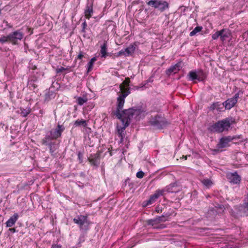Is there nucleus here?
<instances>
[{
  "mask_svg": "<svg viewBox=\"0 0 248 248\" xmlns=\"http://www.w3.org/2000/svg\"><path fill=\"white\" fill-rule=\"evenodd\" d=\"M100 153L98 152L93 155H91L88 160L93 166L97 167L100 164Z\"/></svg>",
  "mask_w": 248,
  "mask_h": 248,
  "instance_id": "obj_11",
  "label": "nucleus"
},
{
  "mask_svg": "<svg viewBox=\"0 0 248 248\" xmlns=\"http://www.w3.org/2000/svg\"><path fill=\"white\" fill-rule=\"evenodd\" d=\"M1 10L0 9V14H1Z\"/></svg>",
  "mask_w": 248,
  "mask_h": 248,
  "instance_id": "obj_52",
  "label": "nucleus"
},
{
  "mask_svg": "<svg viewBox=\"0 0 248 248\" xmlns=\"http://www.w3.org/2000/svg\"><path fill=\"white\" fill-rule=\"evenodd\" d=\"M9 231L14 233V232H16V229L15 228H10L9 229Z\"/></svg>",
  "mask_w": 248,
  "mask_h": 248,
  "instance_id": "obj_48",
  "label": "nucleus"
},
{
  "mask_svg": "<svg viewBox=\"0 0 248 248\" xmlns=\"http://www.w3.org/2000/svg\"><path fill=\"white\" fill-rule=\"evenodd\" d=\"M31 112L30 109H21V114L23 117H26Z\"/></svg>",
  "mask_w": 248,
  "mask_h": 248,
  "instance_id": "obj_34",
  "label": "nucleus"
},
{
  "mask_svg": "<svg viewBox=\"0 0 248 248\" xmlns=\"http://www.w3.org/2000/svg\"><path fill=\"white\" fill-rule=\"evenodd\" d=\"M181 67V63H177L174 65L170 66L168 70H166V74L168 75H170L172 73H176L179 70Z\"/></svg>",
  "mask_w": 248,
  "mask_h": 248,
  "instance_id": "obj_18",
  "label": "nucleus"
},
{
  "mask_svg": "<svg viewBox=\"0 0 248 248\" xmlns=\"http://www.w3.org/2000/svg\"><path fill=\"white\" fill-rule=\"evenodd\" d=\"M65 127L63 125L58 124L57 128L54 130L50 131L49 133L52 136V138L56 140L61 136L62 133Z\"/></svg>",
  "mask_w": 248,
  "mask_h": 248,
  "instance_id": "obj_9",
  "label": "nucleus"
},
{
  "mask_svg": "<svg viewBox=\"0 0 248 248\" xmlns=\"http://www.w3.org/2000/svg\"><path fill=\"white\" fill-rule=\"evenodd\" d=\"M221 104H219V102H215L213 103L209 107V109L211 110H214L215 109H217V111H220V106Z\"/></svg>",
  "mask_w": 248,
  "mask_h": 248,
  "instance_id": "obj_27",
  "label": "nucleus"
},
{
  "mask_svg": "<svg viewBox=\"0 0 248 248\" xmlns=\"http://www.w3.org/2000/svg\"><path fill=\"white\" fill-rule=\"evenodd\" d=\"M226 178L229 182L232 185H239L241 181V177L237 172L227 173Z\"/></svg>",
  "mask_w": 248,
  "mask_h": 248,
  "instance_id": "obj_7",
  "label": "nucleus"
},
{
  "mask_svg": "<svg viewBox=\"0 0 248 248\" xmlns=\"http://www.w3.org/2000/svg\"><path fill=\"white\" fill-rule=\"evenodd\" d=\"M201 182L202 184L207 188L210 187L213 184L211 180L209 179H203L202 180Z\"/></svg>",
  "mask_w": 248,
  "mask_h": 248,
  "instance_id": "obj_30",
  "label": "nucleus"
},
{
  "mask_svg": "<svg viewBox=\"0 0 248 248\" xmlns=\"http://www.w3.org/2000/svg\"><path fill=\"white\" fill-rule=\"evenodd\" d=\"M18 217L17 213H15L13 216L11 217L6 222V227H12L17 220Z\"/></svg>",
  "mask_w": 248,
  "mask_h": 248,
  "instance_id": "obj_16",
  "label": "nucleus"
},
{
  "mask_svg": "<svg viewBox=\"0 0 248 248\" xmlns=\"http://www.w3.org/2000/svg\"><path fill=\"white\" fill-rule=\"evenodd\" d=\"M82 32H85V28L86 27H87V23L85 21H84L82 24Z\"/></svg>",
  "mask_w": 248,
  "mask_h": 248,
  "instance_id": "obj_43",
  "label": "nucleus"
},
{
  "mask_svg": "<svg viewBox=\"0 0 248 248\" xmlns=\"http://www.w3.org/2000/svg\"><path fill=\"white\" fill-rule=\"evenodd\" d=\"M83 57V54L82 52H80L78 56V58L81 59Z\"/></svg>",
  "mask_w": 248,
  "mask_h": 248,
  "instance_id": "obj_46",
  "label": "nucleus"
},
{
  "mask_svg": "<svg viewBox=\"0 0 248 248\" xmlns=\"http://www.w3.org/2000/svg\"><path fill=\"white\" fill-rule=\"evenodd\" d=\"M147 223L148 225H151L154 228L155 226H157V225L159 224V222L157 221L156 218H155L153 219H149L147 221Z\"/></svg>",
  "mask_w": 248,
  "mask_h": 248,
  "instance_id": "obj_29",
  "label": "nucleus"
},
{
  "mask_svg": "<svg viewBox=\"0 0 248 248\" xmlns=\"http://www.w3.org/2000/svg\"><path fill=\"white\" fill-rule=\"evenodd\" d=\"M107 42L105 41L103 45L101 46L100 53L102 57H106L107 55Z\"/></svg>",
  "mask_w": 248,
  "mask_h": 248,
  "instance_id": "obj_24",
  "label": "nucleus"
},
{
  "mask_svg": "<svg viewBox=\"0 0 248 248\" xmlns=\"http://www.w3.org/2000/svg\"><path fill=\"white\" fill-rule=\"evenodd\" d=\"M183 158H184L185 160H186V159H187V155H186V156H183Z\"/></svg>",
  "mask_w": 248,
  "mask_h": 248,
  "instance_id": "obj_50",
  "label": "nucleus"
},
{
  "mask_svg": "<svg viewBox=\"0 0 248 248\" xmlns=\"http://www.w3.org/2000/svg\"><path fill=\"white\" fill-rule=\"evenodd\" d=\"M33 87H34V88H35V87H35V85H34V84H33Z\"/></svg>",
  "mask_w": 248,
  "mask_h": 248,
  "instance_id": "obj_53",
  "label": "nucleus"
},
{
  "mask_svg": "<svg viewBox=\"0 0 248 248\" xmlns=\"http://www.w3.org/2000/svg\"><path fill=\"white\" fill-rule=\"evenodd\" d=\"M147 4L155 9H158L161 12L164 11L169 7L168 3L163 0H151L147 2Z\"/></svg>",
  "mask_w": 248,
  "mask_h": 248,
  "instance_id": "obj_6",
  "label": "nucleus"
},
{
  "mask_svg": "<svg viewBox=\"0 0 248 248\" xmlns=\"http://www.w3.org/2000/svg\"><path fill=\"white\" fill-rule=\"evenodd\" d=\"M52 248H61V246L57 245H53L52 246Z\"/></svg>",
  "mask_w": 248,
  "mask_h": 248,
  "instance_id": "obj_49",
  "label": "nucleus"
},
{
  "mask_svg": "<svg viewBox=\"0 0 248 248\" xmlns=\"http://www.w3.org/2000/svg\"><path fill=\"white\" fill-rule=\"evenodd\" d=\"M150 124L156 129H162L167 124L166 119L160 115H156L149 121Z\"/></svg>",
  "mask_w": 248,
  "mask_h": 248,
  "instance_id": "obj_4",
  "label": "nucleus"
},
{
  "mask_svg": "<svg viewBox=\"0 0 248 248\" xmlns=\"http://www.w3.org/2000/svg\"><path fill=\"white\" fill-rule=\"evenodd\" d=\"M124 50L125 53V56H127L134 53L135 50V47L133 45H131L124 49Z\"/></svg>",
  "mask_w": 248,
  "mask_h": 248,
  "instance_id": "obj_23",
  "label": "nucleus"
},
{
  "mask_svg": "<svg viewBox=\"0 0 248 248\" xmlns=\"http://www.w3.org/2000/svg\"><path fill=\"white\" fill-rule=\"evenodd\" d=\"M170 215L171 214L170 213H166L165 215H163L160 217H156V218L157 220V221H158L159 223L160 222L166 221L167 220V218L170 217Z\"/></svg>",
  "mask_w": 248,
  "mask_h": 248,
  "instance_id": "obj_25",
  "label": "nucleus"
},
{
  "mask_svg": "<svg viewBox=\"0 0 248 248\" xmlns=\"http://www.w3.org/2000/svg\"><path fill=\"white\" fill-rule=\"evenodd\" d=\"M231 123L229 119H225L218 121L213 124L211 128L212 130L217 132H222L225 130H228L231 126Z\"/></svg>",
  "mask_w": 248,
  "mask_h": 248,
  "instance_id": "obj_3",
  "label": "nucleus"
},
{
  "mask_svg": "<svg viewBox=\"0 0 248 248\" xmlns=\"http://www.w3.org/2000/svg\"><path fill=\"white\" fill-rule=\"evenodd\" d=\"M73 221L78 225L81 230L86 232L89 229V226L91 224L88 220L87 217L85 216H78L76 218L73 219Z\"/></svg>",
  "mask_w": 248,
  "mask_h": 248,
  "instance_id": "obj_5",
  "label": "nucleus"
},
{
  "mask_svg": "<svg viewBox=\"0 0 248 248\" xmlns=\"http://www.w3.org/2000/svg\"><path fill=\"white\" fill-rule=\"evenodd\" d=\"M165 192V190L164 189H158L155 191V193L151 196L150 199L147 201V203L146 204V206L152 204L160 196L163 195Z\"/></svg>",
  "mask_w": 248,
  "mask_h": 248,
  "instance_id": "obj_10",
  "label": "nucleus"
},
{
  "mask_svg": "<svg viewBox=\"0 0 248 248\" xmlns=\"http://www.w3.org/2000/svg\"><path fill=\"white\" fill-rule=\"evenodd\" d=\"M78 157L79 160H80V162H81L82 161V158L83 157L82 154L81 153L79 152L78 154Z\"/></svg>",
  "mask_w": 248,
  "mask_h": 248,
  "instance_id": "obj_45",
  "label": "nucleus"
},
{
  "mask_svg": "<svg viewBox=\"0 0 248 248\" xmlns=\"http://www.w3.org/2000/svg\"><path fill=\"white\" fill-rule=\"evenodd\" d=\"M0 43H4L6 42H9V36L7 35L6 36H3L1 38H0Z\"/></svg>",
  "mask_w": 248,
  "mask_h": 248,
  "instance_id": "obj_36",
  "label": "nucleus"
},
{
  "mask_svg": "<svg viewBox=\"0 0 248 248\" xmlns=\"http://www.w3.org/2000/svg\"><path fill=\"white\" fill-rule=\"evenodd\" d=\"M122 55H124L125 56V53L124 49H122L121 50L119 51L116 55L117 57H119Z\"/></svg>",
  "mask_w": 248,
  "mask_h": 248,
  "instance_id": "obj_39",
  "label": "nucleus"
},
{
  "mask_svg": "<svg viewBox=\"0 0 248 248\" xmlns=\"http://www.w3.org/2000/svg\"><path fill=\"white\" fill-rule=\"evenodd\" d=\"M66 69L63 67H61L60 68H58L56 69L57 73H60L62 72L63 71L65 70Z\"/></svg>",
  "mask_w": 248,
  "mask_h": 248,
  "instance_id": "obj_40",
  "label": "nucleus"
},
{
  "mask_svg": "<svg viewBox=\"0 0 248 248\" xmlns=\"http://www.w3.org/2000/svg\"><path fill=\"white\" fill-rule=\"evenodd\" d=\"M130 93L128 90H127L122 94L120 95L117 99V108L116 110H112L111 115L115 116L118 119L123 118L124 112L126 110L124 109L121 113V110L123 108L124 103L125 102V98Z\"/></svg>",
  "mask_w": 248,
  "mask_h": 248,
  "instance_id": "obj_2",
  "label": "nucleus"
},
{
  "mask_svg": "<svg viewBox=\"0 0 248 248\" xmlns=\"http://www.w3.org/2000/svg\"><path fill=\"white\" fill-rule=\"evenodd\" d=\"M237 100L233 97L228 99L226 101L224 102L222 105H223L226 109H230L237 103Z\"/></svg>",
  "mask_w": 248,
  "mask_h": 248,
  "instance_id": "obj_13",
  "label": "nucleus"
},
{
  "mask_svg": "<svg viewBox=\"0 0 248 248\" xmlns=\"http://www.w3.org/2000/svg\"><path fill=\"white\" fill-rule=\"evenodd\" d=\"M241 93L242 94L243 93V92H241V91H239L237 93H236L234 96L233 97V98H235L237 100H238V98H239V94L240 93Z\"/></svg>",
  "mask_w": 248,
  "mask_h": 248,
  "instance_id": "obj_44",
  "label": "nucleus"
},
{
  "mask_svg": "<svg viewBox=\"0 0 248 248\" xmlns=\"http://www.w3.org/2000/svg\"><path fill=\"white\" fill-rule=\"evenodd\" d=\"M143 112H145V110L141 108H133L127 109L124 112L123 118L119 119L122 122L123 126H121L118 125L117 126L118 134L119 137L121 138V142L123 141L125 136L124 132V130L129 125L132 118L134 116L139 115Z\"/></svg>",
  "mask_w": 248,
  "mask_h": 248,
  "instance_id": "obj_1",
  "label": "nucleus"
},
{
  "mask_svg": "<svg viewBox=\"0 0 248 248\" xmlns=\"http://www.w3.org/2000/svg\"><path fill=\"white\" fill-rule=\"evenodd\" d=\"M129 82L130 79L128 78H125V80L123 82V83L120 85V90L122 93L124 92L127 90H128L129 91L128 88L126 89L124 87L125 85L128 86Z\"/></svg>",
  "mask_w": 248,
  "mask_h": 248,
  "instance_id": "obj_21",
  "label": "nucleus"
},
{
  "mask_svg": "<svg viewBox=\"0 0 248 248\" xmlns=\"http://www.w3.org/2000/svg\"><path fill=\"white\" fill-rule=\"evenodd\" d=\"M9 36V42L14 45L16 44L18 40H21L23 37V34L19 31H15L10 33Z\"/></svg>",
  "mask_w": 248,
  "mask_h": 248,
  "instance_id": "obj_8",
  "label": "nucleus"
},
{
  "mask_svg": "<svg viewBox=\"0 0 248 248\" xmlns=\"http://www.w3.org/2000/svg\"><path fill=\"white\" fill-rule=\"evenodd\" d=\"M1 202V200H0V202Z\"/></svg>",
  "mask_w": 248,
  "mask_h": 248,
  "instance_id": "obj_55",
  "label": "nucleus"
},
{
  "mask_svg": "<svg viewBox=\"0 0 248 248\" xmlns=\"http://www.w3.org/2000/svg\"><path fill=\"white\" fill-rule=\"evenodd\" d=\"M232 140L233 138L230 136L223 137L220 139L219 143L217 144V146L219 148L226 147L228 146L229 142Z\"/></svg>",
  "mask_w": 248,
  "mask_h": 248,
  "instance_id": "obj_14",
  "label": "nucleus"
},
{
  "mask_svg": "<svg viewBox=\"0 0 248 248\" xmlns=\"http://www.w3.org/2000/svg\"><path fill=\"white\" fill-rule=\"evenodd\" d=\"M54 145V144H48L47 145L48 146H49V150H50V152L52 154L55 150L53 149L52 146Z\"/></svg>",
  "mask_w": 248,
  "mask_h": 248,
  "instance_id": "obj_42",
  "label": "nucleus"
},
{
  "mask_svg": "<svg viewBox=\"0 0 248 248\" xmlns=\"http://www.w3.org/2000/svg\"><path fill=\"white\" fill-rule=\"evenodd\" d=\"M219 32H220V39L222 42L225 41L231 36V31L229 29H223L219 31Z\"/></svg>",
  "mask_w": 248,
  "mask_h": 248,
  "instance_id": "obj_15",
  "label": "nucleus"
},
{
  "mask_svg": "<svg viewBox=\"0 0 248 248\" xmlns=\"http://www.w3.org/2000/svg\"><path fill=\"white\" fill-rule=\"evenodd\" d=\"M127 181H128V180H126L125 181V183H126Z\"/></svg>",
  "mask_w": 248,
  "mask_h": 248,
  "instance_id": "obj_54",
  "label": "nucleus"
},
{
  "mask_svg": "<svg viewBox=\"0 0 248 248\" xmlns=\"http://www.w3.org/2000/svg\"><path fill=\"white\" fill-rule=\"evenodd\" d=\"M202 28L200 26L196 27L192 31L190 32V36H192L195 35L197 32H200L202 30Z\"/></svg>",
  "mask_w": 248,
  "mask_h": 248,
  "instance_id": "obj_33",
  "label": "nucleus"
},
{
  "mask_svg": "<svg viewBox=\"0 0 248 248\" xmlns=\"http://www.w3.org/2000/svg\"><path fill=\"white\" fill-rule=\"evenodd\" d=\"M88 101L87 98L85 97H78L77 99V103L79 105H82Z\"/></svg>",
  "mask_w": 248,
  "mask_h": 248,
  "instance_id": "obj_31",
  "label": "nucleus"
},
{
  "mask_svg": "<svg viewBox=\"0 0 248 248\" xmlns=\"http://www.w3.org/2000/svg\"><path fill=\"white\" fill-rule=\"evenodd\" d=\"M165 227H166L165 225L163 224H158L157 225V226H155L154 228L161 229H163V228H165Z\"/></svg>",
  "mask_w": 248,
  "mask_h": 248,
  "instance_id": "obj_41",
  "label": "nucleus"
},
{
  "mask_svg": "<svg viewBox=\"0 0 248 248\" xmlns=\"http://www.w3.org/2000/svg\"><path fill=\"white\" fill-rule=\"evenodd\" d=\"M55 140V139L52 138V136L49 132L46 136V137L42 140V144L46 145L51 144H55V142H52L51 141V140Z\"/></svg>",
  "mask_w": 248,
  "mask_h": 248,
  "instance_id": "obj_19",
  "label": "nucleus"
},
{
  "mask_svg": "<svg viewBox=\"0 0 248 248\" xmlns=\"http://www.w3.org/2000/svg\"><path fill=\"white\" fill-rule=\"evenodd\" d=\"M56 96V93L52 91H50L49 90L47 91L45 95V101L48 102L52 99L55 98Z\"/></svg>",
  "mask_w": 248,
  "mask_h": 248,
  "instance_id": "obj_20",
  "label": "nucleus"
},
{
  "mask_svg": "<svg viewBox=\"0 0 248 248\" xmlns=\"http://www.w3.org/2000/svg\"><path fill=\"white\" fill-rule=\"evenodd\" d=\"M189 79L191 80L195 79L201 80L200 78L198 77V74L194 71H190L188 74Z\"/></svg>",
  "mask_w": 248,
  "mask_h": 248,
  "instance_id": "obj_26",
  "label": "nucleus"
},
{
  "mask_svg": "<svg viewBox=\"0 0 248 248\" xmlns=\"http://www.w3.org/2000/svg\"><path fill=\"white\" fill-rule=\"evenodd\" d=\"M3 23L5 24V25L8 26L9 28H12V26L10 25L7 21L4 20Z\"/></svg>",
  "mask_w": 248,
  "mask_h": 248,
  "instance_id": "obj_47",
  "label": "nucleus"
},
{
  "mask_svg": "<svg viewBox=\"0 0 248 248\" xmlns=\"http://www.w3.org/2000/svg\"><path fill=\"white\" fill-rule=\"evenodd\" d=\"M156 211L158 213H159L160 210H159V209L158 208H156Z\"/></svg>",
  "mask_w": 248,
  "mask_h": 248,
  "instance_id": "obj_51",
  "label": "nucleus"
},
{
  "mask_svg": "<svg viewBox=\"0 0 248 248\" xmlns=\"http://www.w3.org/2000/svg\"><path fill=\"white\" fill-rule=\"evenodd\" d=\"M239 211L241 216L247 215V212H248V193L245 199L244 202L239 206Z\"/></svg>",
  "mask_w": 248,
  "mask_h": 248,
  "instance_id": "obj_12",
  "label": "nucleus"
},
{
  "mask_svg": "<svg viewBox=\"0 0 248 248\" xmlns=\"http://www.w3.org/2000/svg\"><path fill=\"white\" fill-rule=\"evenodd\" d=\"M144 173L142 171H139L136 174V176L138 178H142L144 176Z\"/></svg>",
  "mask_w": 248,
  "mask_h": 248,
  "instance_id": "obj_38",
  "label": "nucleus"
},
{
  "mask_svg": "<svg viewBox=\"0 0 248 248\" xmlns=\"http://www.w3.org/2000/svg\"><path fill=\"white\" fill-rule=\"evenodd\" d=\"M198 77L201 79V80H198L199 81H202L205 78L206 76L202 72H200L198 73Z\"/></svg>",
  "mask_w": 248,
  "mask_h": 248,
  "instance_id": "obj_37",
  "label": "nucleus"
},
{
  "mask_svg": "<svg viewBox=\"0 0 248 248\" xmlns=\"http://www.w3.org/2000/svg\"><path fill=\"white\" fill-rule=\"evenodd\" d=\"M93 13V3H88L84 12L85 16L86 18L89 19L92 16Z\"/></svg>",
  "mask_w": 248,
  "mask_h": 248,
  "instance_id": "obj_17",
  "label": "nucleus"
},
{
  "mask_svg": "<svg viewBox=\"0 0 248 248\" xmlns=\"http://www.w3.org/2000/svg\"><path fill=\"white\" fill-rule=\"evenodd\" d=\"M176 186V184L172 183L170 184L169 186L166 187L164 189L165 190V192H176L178 190L175 189V187Z\"/></svg>",
  "mask_w": 248,
  "mask_h": 248,
  "instance_id": "obj_22",
  "label": "nucleus"
},
{
  "mask_svg": "<svg viewBox=\"0 0 248 248\" xmlns=\"http://www.w3.org/2000/svg\"><path fill=\"white\" fill-rule=\"evenodd\" d=\"M74 125L76 126L82 125L84 127H86L87 125V124L85 120H77L75 121Z\"/></svg>",
  "mask_w": 248,
  "mask_h": 248,
  "instance_id": "obj_28",
  "label": "nucleus"
},
{
  "mask_svg": "<svg viewBox=\"0 0 248 248\" xmlns=\"http://www.w3.org/2000/svg\"><path fill=\"white\" fill-rule=\"evenodd\" d=\"M220 32H219V31H217L214 34H213L212 35V37L213 39L216 40L218 38H219V37L220 38Z\"/></svg>",
  "mask_w": 248,
  "mask_h": 248,
  "instance_id": "obj_35",
  "label": "nucleus"
},
{
  "mask_svg": "<svg viewBox=\"0 0 248 248\" xmlns=\"http://www.w3.org/2000/svg\"><path fill=\"white\" fill-rule=\"evenodd\" d=\"M95 61H96V58L95 57H93V58H92L91 60H90V61L89 62V63L88 64V72H90L92 70L93 63Z\"/></svg>",
  "mask_w": 248,
  "mask_h": 248,
  "instance_id": "obj_32",
  "label": "nucleus"
}]
</instances>
